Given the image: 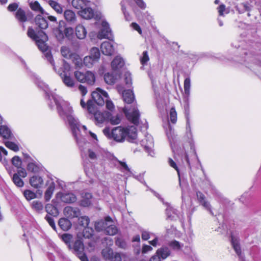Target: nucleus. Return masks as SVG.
<instances>
[{
    "label": "nucleus",
    "mask_w": 261,
    "mask_h": 261,
    "mask_svg": "<svg viewBox=\"0 0 261 261\" xmlns=\"http://www.w3.org/2000/svg\"><path fill=\"white\" fill-rule=\"evenodd\" d=\"M231 244L237 255L240 258H242L243 257L241 254V248L240 247L239 239L235 237L231 236Z\"/></svg>",
    "instance_id": "obj_26"
},
{
    "label": "nucleus",
    "mask_w": 261,
    "mask_h": 261,
    "mask_svg": "<svg viewBox=\"0 0 261 261\" xmlns=\"http://www.w3.org/2000/svg\"><path fill=\"white\" fill-rule=\"evenodd\" d=\"M116 245L122 249H125L127 246L126 242L122 239L118 238L116 240Z\"/></svg>",
    "instance_id": "obj_64"
},
{
    "label": "nucleus",
    "mask_w": 261,
    "mask_h": 261,
    "mask_svg": "<svg viewBox=\"0 0 261 261\" xmlns=\"http://www.w3.org/2000/svg\"><path fill=\"white\" fill-rule=\"evenodd\" d=\"M0 135L5 139H9L11 136L10 129L5 125L0 126Z\"/></svg>",
    "instance_id": "obj_39"
},
{
    "label": "nucleus",
    "mask_w": 261,
    "mask_h": 261,
    "mask_svg": "<svg viewBox=\"0 0 261 261\" xmlns=\"http://www.w3.org/2000/svg\"><path fill=\"white\" fill-rule=\"evenodd\" d=\"M71 3L74 8L81 9L85 6H89V4H91V2L86 0H72Z\"/></svg>",
    "instance_id": "obj_29"
},
{
    "label": "nucleus",
    "mask_w": 261,
    "mask_h": 261,
    "mask_svg": "<svg viewBox=\"0 0 261 261\" xmlns=\"http://www.w3.org/2000/svg\"><path fill=\"white\" fill-rule=\"evenodd\" d=\"M90 222V219L87 216H82L79 218V224L83 226H88Z\"/></svg>",
    "instance_id": "obj_56"
},
{
    "label": "nucleus",
    "mask_w": 261,
    "mask_h": 261,
    "mask_svg": "<svg viewBox=\"0 0 261 261\" xmlns=\"http://www.w3.org/2000/svg\"><path fill=\"white\" fill-rule=\"evenodd\" d=\"M101 154V148L99 146H94L88 149L87 156L91 161L96 160Z\"/></svg>",
    "instance_id": "obj_17"
},
{
    "label": "nucleus",
    "mask_w": 261,
    "mask_h": 261,
    "mask_svg": "<svg viewBox=\"0 0 261 261\" xmlns=\"http://www.w3.org/2000/svg\"><path fill=\"white\" fill-rule=\"evenodd\" d=\"M64 17L65 20L70 24L75 23L77 20L75 13L71 10H66L64 12Z\"/></svg>",
    "instance_id": "obj_21"
},
{
    "label": "nucleus",
    "mask_w": 261,
    "mask_h": 261,
    "mask_svg": "<svg viewBox=\"0 0 261 261\" xmlns=\"http://www.w3.org/2000/svg\"><path fill=\"white\" fill-rule=\"evenodd\" d=\"M16 18L21 22H24L27 20L25 12L21 9L17 10L16 13Z\"/></svg>",
    "instance_id": "obj_46"
},
{
    "label": "nucleus",
    "mask_w": 261,
    "mask_h": 261,
    "mask_svg": "<svg viewBox=\"0 0 261 261\" xmlns=\"http://www.w3.org/2000/svg\"><path fill=\"white\" fill-rule=\"evenodd\" d=\"M49 5L59 14L62 13V8L61 6L56 2L50 1L49 2Z\"/></svg>",
    "instance_id": "obj_51"
},
{
    "label": "nucleus",
    "mask_w": 261,
    "mask_h": 261,
    "mask_svg": "<svg viewBox=\"0 0 261 261\" xmlns=\"http://www.w3.org/2000/svg\"><path fill=\"white\" fill-rule=\"evenodd\" d=\"M141 145L145 148V150L151 156L154 154L152 148L154 146L153 139L150 135H147L141 141Z\"/></svg>",
    "instance_id": "obj_11"
},
{
    "label": "nucleus",
    "mask_w": 261,
    "mask_h": 261,
    "mask_svg": "<svg viewBox=\"0 0 261 261\" xmlns=\"http://www.w3.org/2000/svg\"><path fill=\"white\" fill-rule=\"evenodd\" d=\"M108 117H109V112L107 111L96 112L94 114V119L97 125L101 124L106 121H108Z\"/></svg>",
    "instance_id": "obj_19"
},
{
    "label": "nucleus",
    "mask_w": 261,
    "mask_h": 261,
    "mask_svg": "<svg viewBox=\"0 0 261 261\" xmlns=\"http://www.w3.org/2000/svg\"><path fill=\"white\" fill-rule=\"evenodd\" d=\"M185 116L186 117V136L188 139V144H185L182 150H178L176 152L173 149L172 145L171 147L174 153V159L178 164H183L186 163L190 165L189 155L196 154L194 142L189 118V108L187 104L185 106Z\"/></svg>",
    "instance_id": "obj_2"
},
{
    "label": "nucleus",
    "mask_w": 261,
    "mask_h": 261,
    "mask_svg": "<svg viewBox=\"0 0 261 261\" xmlns=\"http://www.w3.org/2000/svg\"><path fill=\"white\" fill-rule=\"evenodd\" d=\"M64 214L67 217L71 219L80 216L81 212L77 207L66 206L64 209Z\"/></svg>",
    "instance_id": "obj_14"
},
{
    "label": "nucleus",
    "mask_w": 261,
    "mask_h": 261,
    "mask_svg": "<svg viewBox=\"0 0 261 261\" xmlns=\"http://www.w3.org/2000/svg\"><path fill=\"white\" fill-rule=\"evenodd\" d=\"M92 4L91 2V4L89 6H85L83 8L81 9V10L79 12V14L80 16L85 19H90L94 16V11L91 8Z\"/></svg>",
    "instance_id": "obj_12"
},
{
    "label": "nucleus",
    "mask_w": 261,
    "mask_h": 261,
    "mask_svg": "<svg viewBox=\"0 0 261 261\" xmlns=\"http://www.w3.org/2000/svg\"><path fill=\"white\" fill-rule=\"evenodd\" d=\"M171 254L170 250L167 247H162L158 249L156 252V255L159 256L160 258L165 259Z\"/></svg>",
    "instance_id": "obj_24"
},
{
    "label": "nucleus",
    "mask_w": 261,
    "mask_h": 261,
    "mask_svg": "<svg viewBox=\"0 0 261 261\" xmlns=\"http://www.w3.org/2000/svg\"><path fill=\"white\" fill-rule=\"evenodd\" d=\"M123 98L124 101L127 103H130L134 100V95L131 90H124L123 93Z\"/></svg>",
    "instance_id": "obj_33"
},
{
    "label": "nucleus",
    "mask_w": 261,
    "mask_h": 261,
    "mask_svg": "<svg viewBox=\"0 0 261 261\" xmlns=\"http://www.w3.org/2000/svg\"><path fill=\"white\" fill-rule=\"evenodd\" d=\"M93 229L90 227L86 226L83 229V236L85 238H90L93 234Z\"/></svg>",
    "instance_id": "obj_50"
},
{
    "label": "nucleus",
    "mask_w": 261,
    "mask_h": 261,
    "mask_svg": "<svg viewBox=\"0 0 261 261\" xmlns=\"http://www.w3.org/2000/svg\"><path fill=\"white\" fill-rule=\"evenodd\" d=\"M169 245L173 249L177 250L180 249L183 246V245H181L179 242L175 240L171 241Z\"/></svg>",
    "instance_id": "obj_60"
},
{
    "label": "nucleus",
    "mask_w": 261,
    "mask_h": 261,
    "mask_svg": "<svg viewBox=\"0 0 261 261\" xmlns=\"http://www.w3.org/2000/svg\"><path fill=\"white\" fill-rule=\"evenodd\" d=\"M32 208L38 213H41L44 208L43 203L39 200H34L31 203Z\"/></svg>",
    "instance_id": "obj_37"
},
{
    "label": "nucleus",
    "mask_w": 261,
    "mask_h": 261,
    "mask_svg": "<svg viewBox=\"0 0 261 261\" xmlns=\"http://www.w3.org/2000/svg\"><path fill=\"white\" fill-rule=\"evenodd\" d=\"M95 82V75L93 72L87 71L85 72L84 83H87L90 85H93Z\"/></svg>",
    "instance_id": "obj_27"
},
{
    "label": "nucleus",
    "mask_w": 261,
    "mask_h": 261,
    "mask_svg": "<svg viewBox=\"0 0 261 261\" xmlns=\"http://www.w3.org/2000/svg\"><path fill=\"white\" fill-rule=\"evenodd\" d=\"M170 120L172 123H175L177 121V113L174 108H172L170 111Z\"/></svg>",
    "instance_id": "obj_55"
},
{
    "label": "nucleus",
    "mask_w": 261,
    "mask_h": 261,
    "mask_svg": "<svg viewBox=\"0 0 261 261\" xmlns=\"http://www.w3.org/2000/svg\"><path fill=\"white\" fill-rule=\"evenodd\" d=\"M168 127L169 130H166V134L169 140V141L171 143L172 141H173L174 139V132L172 130L171 127L169 124H168Z\"/></svg>",
    "instance_id": "obj_63"
},
{
    "label": "nucleus",
    "mask_w": 261,
    "mask_h": 261,
    "mask_svg": "<svg viewBox=\"0 0 261 261\" xmlns=\"http://www.w3.org/2000/svg\"><path fill=\"white\" fill-rule=\"evenodd\" d=\"M197 199L199 202L201 204L206 210L208 211L212 214V212L211 210V207L210 203L205 199V197L204 195L200 192H197L196 193Z\"/></svg>",
    "instance_id": "obj_22"
},
{
    "label": "nucleus",
    "mask_w": 261,
    "mask_h": 261,
    "mask_svg": "<svg viewBox=\"0 0 261 261\" xmlns=\"http://www.w3.org/2000/svg\"><path fill=\"white\" fill-rule=\"evenodd\" d=\"M92 195L89 193L83 194L82 199L81 201V205L86 207L89 206L92 203Z\"/></svg>",
    "instance_id": "obj_28"
},
{
    "label": "nucleus",
    "mask_w": 261,
    "mask_h": 261,
    "mask_svg": "<svg viewBox=\"0 0 261 261\" xmlns=\"http://www.w3.org/2000/svg\"><path fill=\"white\" fill-rule=\"evenodd\" d=\"M55 189V184L51 181L49 184L48 186L44 193V199L46 201H48L51 199Z\"/></svg>",
    "instance_id": "obj_25"
},
{
    "label": "nucleus",
    "mask_w": 261,
    "mask_h": 261,
    "mask_svg": "<svg viewBox=\"0 0 261 261\" xmlns=\"http://www.w3.org/2000/svg\"><path fill=\"white\" fill-rule=\"evenodd\" d=\"M30 6L33 10L43 14L44 11L38 2L35 1L34 2L30 3Z\"/></svg>",
    "instance_id": "obj_47"
},
{
    "label": "nucleus",
    "mask_w": 261,
    "mask_h": 261,
    "mask_svg": "<svg viewBox=\"0 0 261 261\" xmlns=\"http://www.w3.org/2000/svg\"><path fill=\"white\" fill-rule=\"evenodd\" d=\"M76 200V197L73 193L58 192L56 194L55 198L52 200V202L54 204L60 201L64 203H73Z\"/></svg>",
    "instance_id": "obj_8"
},
{
    "label": "nucleus",
    "mask_w": 261,
    "mask_h": 261,
    "mask_svg": "<svg viewBox=\"0 0 261 261\" xmlns=\"http://www.w3.org/2000/svg\"><path fill=\"white\" fill-rule=\"evenodd\" d=\"M166 213L168 218L171 220H175L178 218V214L177 211L170 205H168Z\"/></svg>",
    "instance_id": "obj_31"
},
{
    "label": "nucleus",
    "mask_w": 261,
    "mask_h": 261,
    "mask_svg": "<svg viewBox=\"0 0 261 261\" xmlns=\"http://www.w3.org/2000/svg\"><path fill=\"white\" fill-rule=\"evenodd\" d=\"M121 117L119 114L112 115L109 112V117H108V121L112 125H117L121 122Z\"/></svg>",
    "instance_id": "obj_32"
},
{
    "label": "nucleus",
    "mask_w": 261,
    "mask_h": 261,
    "mask_svg": "<svg viewBox=\"0 0 261 261\" xmlns=\"http://www.w3.org/2000/svg\"><path fill=\"white\" fill-rule=\"evenodd\" d=\"M118 232L117 227L112 225V223H109L105 229V233L110 235L114 236Z\"/></svg>",
    "instance_id": "obj_38"
},
{
    "label": "nucleus",
    "mask_w": 261,
    "mask_h": 261,
    "mask_svg": "<svg viewBox=\"0 0 261 261\" xmlns=\"http://www.w3.org/2000/svg\"><path fill=\"white\" fill-rule=\"evenodd\" d=\"M60 75L63 83L68 88H73L75 82L74 80L71 77L72 71L70 65L63 61L62 62V67L56 70H54Z\"/></svg>",
    "instance_id": "obj_5"
},
{
    "label": "nucleus",
    "mask_w": 261,
    "mask_h": 261,
    "mask_svg": "<svg viewBox=\"0 0 261 261\" xmlns=\"http://www.w3.org/2000/svg\"><path fill=\"white\" fill-rule=\"evenodd\" d=\"M5 144L7 147L14 151H17L19 150L17 145L12 142L6 141Z\"/></svg>",
    "instance_id": "obj_59"
},
{
    "label": "nucleus",
    "mask_w": 261,
    "mask_h": 261,
    "mask_svg": "<svg viewBox=\"0 0 261 261\" xmlns=\"http://www.w3.org/2000/svg\"><path fill=\"white\" fill-rule=\"evenodd\" d=\"M168 163L171 167L174 168L176 170L177 174H178V176L179 186L181 187L180 173H179V171L177 163L171 158L169 159Z\"/></svg>",
    "instance_id": "obj_53"
},
{
    "label": "nucleus",
    "mask_w": 261,
    "mask_h": 261,
    "mask_svg": "<svg viewBox=\"0 0 261 261\" xmlns=\"http://www.w3.org/2000/svg\"><path fill=\"white\" fill-rule=\"evenodd\" d=\"M13 181L14 184L18 187H22L23 186L24 182L22 179L19 176L18 174H14L13 176Z\"/></svg>",
    "instance_id": "obj_49"
},
{
    "label": "nucleus",
    "mask_w": 261,
    "mask_h": 261,
    "mask_svg": "<svg viewBox=\"0 0 261 261\" xmlns=\"http://www.w3.org/2000/svg\"><path fill=\"white\" fill-rule=\"evenodd\" d=\"M92 97L94 101L99 106H103L105 100L108 98V94L105 91L97 88L95 91L92 93Z\"/></svg>",
    "instance_id": "obj_10"
},
{
    "label": "nucleus",
    "mask_w": 261,
    "mask_h": 261,
    "mask_svg": "<svg viewBox=\"0 0 261 261\" xmlns=\"http://www.w3.org/2000/svg\"><path fill=\"white\" fill-rule=\"evenodd\" d=\"M27 169L29 171L33 173H37L39 171V165L35 162H31L28 163Z\"/></svg>",
    "instance_id": "obj_42"
},
{
    "label": "nucleus",
    "mask_w": 261,
    "mask_h": 261,
    "mask_svg": "<svg viewBox=\"0 0 261 261\" xmlns=\"http://www.w3.org/2000/svg\"><path fill=\"white\" fill-rule=\"evenodd\" d=\"M117 79V76L112 73H107L104 75V80L108 84L111 85L115 83Z\"/></svg>",
    "instance_id": "obj_41"
},
{
    "label": "nucleus",
    "mask_w": 261,
    "mask_h": 261,
    "mask_svg": "<svg viewBox=\"0 0 261 261\" xmlns=\"http://www.w3.org/2000/svg\"><path fill=\"white\" fill-rule=\"evenodd\" d=\"M35 22L36 25L41 29H45L48 27L47 20L40 15H38L36 17Z\"/></svg>",
    "instance_id": "obj_30"
},
{
    "label": "nucleus",
    "mask_w": 261,
    "mask_h": 261,
    "mask_svg": "<svg viewBox=\"0 0 261 261\" xmlns=\"http://www.w3.org/2000/svg\"><path fill=\"white\" fill-rule=\"evenodd\" d=\"M36 83L44 90L49 100H51V99L54 100L59 115L63 119H66L71 127L73 135L77 139V133L79 131L80 123L78 119L74 117L72 108L70 103L63 100L55 92L51 91L48 85L40 79H37Z\"/></svg>",
    "instance_id": "obj_1"
},
{
    "label": "nucleus",
    "mask_w": 261,
    "mask_h": 261,
    "mask_svg": "<svg viewBox=\"0 0 261 261\" xmlns=\"http://www.w3.org/2000/svg\"><path fill=\"white\" fill-rule=\"evenodd\" d=\"M100 56V54L99 49L97 47H93L90 50V55L84 58L83 64L88 68H92L98 62Z\"/></svg>",
    "instance_id": "obj_7"
},
{
    "label": "nucleus",
    "mask_w": 261,
    "mask_h": 261,
    "mask_svg": "<svg viewBox=\"0 0 261 261\" xmlns=\"http://www.w3.org/2000/svg\"><path fill=\"white\" fill-rule=\"evenodd\" d=\"M239 11L242 13L245 11H249L250 9V5L246 3L241 4L237 6Z\"/></svg>",
    "instance_id": "obj_58"
},
{
    "label": "nucleus",
    "mask_w": 261,
    "mask_h": 261,
    "mask_svg": "<svg viewBox=\"0 0 261 261\" xmlns=\"http://www.w3.org/2000/svg\"><path fill=\"white\" fill-rule=\"evenodd\" d=\"M73 29L71 27H66L64 30V34L65 36L69 40H72L74 38Z\"/></svg>",
    "instance_id": "obj_44"
},
{
    "label": "nucleus",
    "mask_w": 261,
    "mask_h": 261,
    "mask_svg": "<svg viewBox=\"0 0 261 261\" xmlns=\"http://www.w3.org/2000/svg\"><path fill=\"white\" fill-rule=\"evenodd\" d=\"M74 33L76 38L80 40L84 39L87 34L86 29L81 24H79L75 27Z\"/></svg>",
    "instance_id": "obj_18"
},
{
    "label": "nucleus",
    "mask_w": 261,
    "mask_h": 261,
    "mask_svg": "<svg viewBox=\"0 0 261 261\" xmlns=\"http://www.w3.org/2000/svg\"><path fill=\"white\" fill-rule=\"evenodd\" d=\"M63 241L67 245L68 248L71 247L73 236L69 233H64L61 236Z\"/></svg>",
    "instance_id": "obj_40"
},
{
    "label": "nucleus",
    "mask_w": 261,
    "mask_h": 261,
    "mask_svg": "<svg viewBox=\"0 0 261 261\" xmlns=\"http://www.w3.org/2000/svg\"><path fill=\"white\" fill-rule=\"evenodd\" d=\"M45 211L47 213V214L53 216L54 217H56L59 214V212L58 209L54 206L53 204L48 203L45 206Z\"/></svg>",
    "instance_id": "obj_36"
},
{
    "label": "nucleus",
    "mask_w": 261,
    "mask_h": 261,
    "mask_svg": "<svg viewBox=\"0 0 261 261\" xmlns=\"http://www.w3.org/2000/svg\"><path fill=\"white\" fill-rule=\"evenodd\" d=\"M101 28L97 34L98 38L102 39L108 38L111 30L108 23L106 21H102L101 23Z\"/></svg>",
    "instance_id": "obj_13"
},
{
    "label": "nucleus",
    "mask_w": 261,
    "mask_h": 261,
    "mask_svg": "<svg viewBox=\"0 0 261 261\" xmlns=\"http://www.w3.org/2000/svg\"><path fill=\"white\" fill-rule=\"evenodd\" d=\"M75 79L80 83H84L85 72H82L79 71H76L74 73Z\"/></svg>",
    "instance_id": "obj_54"
},
{
    "label": "nucleus",
    "mask_w": 261,
    "mask_h": 261,
    "mask_svg": "<svg viewBox=\"0 0 261 261\" xmlns=\"http://www.w3.org/2000/svg\"><path fill=\"white\" fill-rule=\"evenodd\" d=\"M125 64L123 59L120 56H116L111 62V67L113 70L116 71L124 66Z\"/></svg>",
    "instance_id": "obj_20"
},
{
    "label": "nucleus",
    "mask_w": 261,
    "mask_h": 261,
    "mask_svg": "<svg viewBox=\"0 0 261 261\" xmlns=\"http://www.w3.org/2000/svg\"><path fill=\"white\" fill-rule=\"evenodd\" d=\"M123 111L129 121L135 125H137L138 124L140 113L137 108L134 107L133 108L128 110L125 107L123 109Z\"/></svg>",
    "instance_id": "obj_9"
},
{
    "label": "nucleus",
    "mask_w": 261,
    "mask_h": 261,
    "mask_svg": "<svg viewBox=\"0 0 261 261\" xmlns=\"http://www.w3.org/2000/svg\"><path fill=\"white\" fill-rule=\"evenodd\" d=\"M80 237V234H77L76 239L72 242L71 247L69 248V249L73 252L81 261H88V258L84 252V246Z\"/></svg>",
    "instance_id": "obj_6"
},
{
    "label": "nucleus",
    "mask_w": 261,
    "mask_h": 261,
    "mask_svg": "<svg viewBox=\"0 0 261 261\" xmlns=\"http://www.w3.org/2000/svg\"><path fill=\"white\" fill-rule=\"evenodd\" d=\"M23 195L28 201L36 198V194L33 191L29 190H25L23 192Z\"/></svg>",
    "instance_id": "obj_52"
},
{
    "label": "nucleus",
    "mask_w": 261,
    "mask_h": 261,
    "mask_svg": "<svg viewBox=\"0 0 261 261\" xmlns=\"http://www.w3.org/2000/svg\"><path fill=\"white\" fill-rule=\"evenodd\" d=\"M101 253L103 257L108 259H111L114 255L113 250L110 247L103 249Z\"/></svg>",
    "instance_id": "obj_43"
},
{
    "label": "nucleus",
    "mask_w": 261,
    "mask_h": 261,
    "mask_svg": "<svg viewBox=\"0 0 261 261\" xmlns=\"http://www.w3.org/2000/svg\"><path fill=\"white\" fill-rule=\"evenodd\" d=\"M101 52L106 56H111L114 52L113 45L111 42L104 41L100 46Z\"/></svg>",
    "instance_id": "obj_16"
},
{
    "label": "nucleus",
    "mask_w": 261,
    "mask_h": 261,
    "mask_svg": "<svg viewBox=\"0 0 261 261\" xmlns=\"http://www.w3.org/2000/svg\"><path fill=\"white\" fill-rule=\"evenodd\" d=\"M105 103H106V108L110 111H113L114 110V105L112 101L109 99V95L108 96V98H106Z\"/></svg>",
    "instance_id": "obj_57"
},
{
    "label": "nucleus",
    "mask_w": 261,
    "mask_h": 261,
    "mask_svg": "<svg viewBox=\"0 0 261 261\" xmlns=\"http://www.w3.org/2000/svg\"><path fill=\"white\" fill-rule=\"evenodd\" d=\"M62 55L65 58L69 59L71 57L72 53L69 48L67 46H62L61 48Z\"/></svg>",
    "instance_id": "obj_45"
},
{
    "label": "nucleus",
    "mask_w": 261,
    "mask_h": 261,
    "mask_svg": "<svg viewBox=\"0 0 261 261\" xmlns=\"http://www.w3.org/2000/svg\"><path fill=\"white\" fill-rule=\"evenodd\" d=\"M28 35L35 41L38 48L41 51L44 53L45 58L53 66L54 69L56 70V66L55 65L52 55L50 51L48 50V46L46 43L48 40L47 35L43 31H39L37 34H36L34 30L31 28L28 29Z\"/></svg>",
    "instance_id": "obj_4"
},
{
    "label": "nucleus",
    "mask_w": 261,
    "mask_h": 261,
    "mask_svg": "<svg viewBox=\"0 0 261 261\" xmlns=\"http://www.w3.org/2000/svg\"><path fill=\"white\" fill-rule=\"evenodd\" d=\"M82 128L84 131L85 135L89 137L94 143H96L98 142L97 135L91 130H89L86 126L82 125Z\"/></svg>",
    "instance_id": "obj_35"
},
{
    "label": "nucleus",
    "mask_w": 261,
    "mask_h": 261,
    "mask_svg": "<svg viewBox=\"0 0 261 261\" xmlns=\"http://www.w3.org/2000/svg\"><path fill=\"white\" fill-rule=\"evenodd\" d=\"M102 132L108 139H113L119 143L124 142L126 138L129 142H134L137 137V129L133 126L129 127L119 126L115 127L112 129L109 127H106Z\"/></svg>",
    "instance_id": "obj_3"
},
{
    "label": "nucleus",
    "mask_w": 261,
    "mask_h": 261,
    "mask_svg": "<svg viewBox=\"0 0 261 261\" xmlns=\"http://www.w3.org/2000/svg\"><path fill=\"white\" fill-rule=\"evenodd\" d=\"M42 178L38 175L32 176L30 179V185L35 188H40L43 185Z\"/></svg>",
    "instance_id": "obj_23"
},
{
    "label": "nucleus",
    "mask_w": 261,
    "mask_h": 261,
    "mask_svg": "<svg viewBox=\"0 0 261 261\" xmlns=\"http://www.w3.org/2000/svg\"><path fill=\"white\" fill-rule=\"evenodd\" d=\"M59 225L62 229L67 231L70 228L71 223L67 219L61 218L59 221Z\"/></svg>",
    "instance_id": "obj_34"
},
{
    "label": "nucleus",
    "mask_w": 261,
    "mask_h": 261,
    "mask_svg": "<svg viewBox=\"0 0 261 261\" xmlns=\"http://www.w3.org/2000/svg\"><path fill=\"white\" fill-rule=\"evenodd\" d=\"M141 236L142 239L143 240H147L150 238L152 237V236H154L155 234L152 232H149L148 231L144 230L142 232Z\"/></svg>",
    "instance_id": "obj_62"
},
{
    "label": "nucleus",
    "mask_w": 261,
    "mask_h": 261,
    "mask_svg": "<svg viewBox=\"0 0 261 261\" xmlns=\"http://www.w3.org/2000/svg\"><path fill=\"white\" fill-rule=\"evenodd\" d=\"M149 60V56L147 51H144L142 56L140 57V62L142 65H144Z\"/></svg>",
    "instance_id": "obj_61"
},
{
    "label": "nucleus",
    "mask_w": 261,
    "mask_h": 261,
    "mask_svg": "<svg viewBox=\"0 0 261 261\" xmlns=\"http://www.w3.org/2000/svg\"><path fill=\"white\" fill-rule=\"evenodd\" d=\"M184 91L185 93L189 96L190 94L191 80L189 77L186 78L184 81Z\"/></svg>",
    "instance_id": "obj_48"
},
{
    "label": "nucleus",
    "mask_w": 261,
    "mask_h": 261,
    "mask_svg": "<svg viewBox=\"0 0 261 261\" xmlns=\"http://www.w3.org/2000/svg\"><path fill=\"white\" fill-rule=\"evenodd\" d=\"M109 223H112L111 219L107 217L105 220H100L95 222V229L97 231H105V229Z\"/></svg>",
    "instance_id": "obj_15"
}]
</instances>
